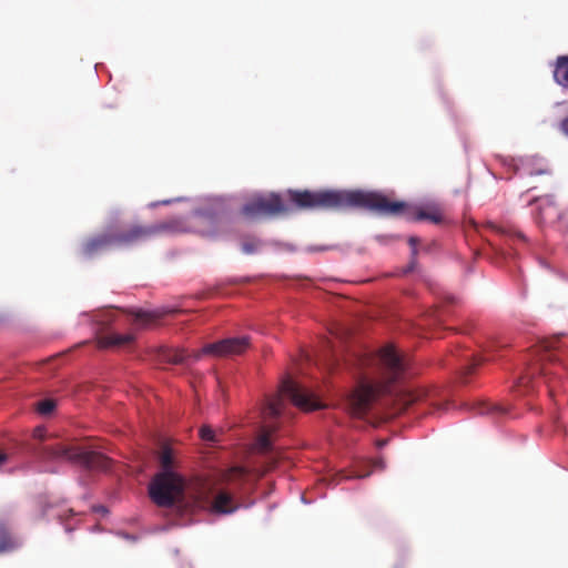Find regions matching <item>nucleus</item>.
<instances>
[{"label":"nucleus","mask_w":568,"mask_h":568,"mask_svg":"<svg viewBox=\"0 0 568 568\" xmlns=\"http://www.w3.org/2000/svg\"><path fill=\"white\" fill-rule=\"evenodd\" d=\"M287 195L292 206L284 204L278 194L255 196L247 201L241 213L248 219L286 214L296 210H343L363 207L386 216H403L409 221L429 220L435 224L442 222V215L436 211H426L404 201H395L376 192L318 190H288Z\"/></svg>","instance_id":"nucleus-1"},{"label":"nucleus","mask_w":568,"mask_h":568,"mask_svg":"<svg viewBox=\"0 0 568 568\" xmlns=\"http://www.w3.org/2000/svg\"><path fill=\"white\" fill-rule=\"evenodd\" d=\"M363 363L371 368L374 384H361L349 397V406L355 415L366 414L377 396L390 392L389 387L400 382L407 371L408 361L393 345L382 347L374 356L366 357Z\"/></svg>","instance_id":"nucleus-2"},{"label":"nucleus","mask_w":568,"mask_h":568,"mask_svg":"<svg viewBox=\"0 0 568 568\" xmlns=\"http://www.w3.org/2000/svg\"><path fill=\"white\" fill-rule=\"evenodd\" d=\"M283 396L288 397L296 407L305 412L323 407L321 399L307 387L291 378L283 381L281 394L270 398L262 410L265 424L254 439L246 445L247 456H267L274 453L273 435L276 433L277 426L271 420L281 416L284 407Z\"/></svg>","instance_id":"nucleus-3"},{"label":"nucleus","mask_w":568,"mask_h":568,"mask_svg":"<svg viewBox=\"0 0 568 568\" xmlns=\"http://www.w3.org/2000/svg\"><path fill=\"white\" fill-rule=\"evenodd\" d=\"M229 468L213 476H199L190 483V493L201 503L210 505L215 514H232L237 509L232 494L224 489V484H233L246 476V470L234 464Z\"/></svg>","instance_id":"nucleus-4"},{"label":"nucleus","mask_w":568,"mask_h":568,"mask_svg":"<svg viewBox=\"0 0 568 568\" xmlns=\"http://www.w3.org/2000/svg\"><path fill=\"white\" fill-rule=\"evenodd\" d=\"M174 229V223L169 221L150 225L131 224L119 231L105 232L85 240L81 250L85 256H93L112 247H128L145 242Z\"/></svg>","instance_id":"nucleus-5"},{"label":"nucleus","mask_w":568,"mask_h":568,"mask_svg":"<svg viewBox=\"0 0 568 568\" xmlns=\"http://www.w3.org/2000/svg\"><path fill=\"white\" fill-rule=\"evenodd\" d=\"M170 466L171 464H162ZM189 488L184 478L172 469L164 467L154 475L149 484V495L159 507H172L184 497V490Z\"/></svg>","instance_id":"nucleus-6"},{"label":"nucleus","mask_w":568,"mask_h":568,"mask_svg":"<svg viewBox=\"0 0 568 568\" xmlns=\"http://www.w3.org/2000/svg\"><path fill=\"white\" fill-rule=\"evenodd\" d=\"M43 456L63 462H114L95 445L54 443L41 447Z\"/></svg>","instance_id":"nucleus-7"},{"label":"nucleus","mask_w":568,"mask_h":568,"mask_svg":"<svg viewBox=\"0 0 568 568\" xmlns=\"http://www.w3.org/2000/svg\"><path fill=\"white\" fill-rule=\"evenodd\" d=\"M251 346V338L246 335L229 337L220 339L214 343L204 345L194 357L197 359L202 355H209L213 357H227L241 355L246 352Z\"/></svg>","instance_id":"nucleus-8"},{"label":"nucleus","mask_w":568,"mask_h":568,"mask_svg":"<svg viewBox=\"0 0 568 568\" xmlns=\"http://www.w3.org/2000/svg\"><path fill=\"white\" fill-rule=\"evenodd\" d=\"M531 375L539 374L545 378L549 394L554 395V354L544 351L538 361L530 367Z\"/></svg>","instance_id":"nucleus-9"},{"label":"nucleus","mask_w":568,"mask_h":568,"mask_svg":"<svg viewBox=\"0 0 568 568\" xmlns=\"http://www.w3.org/2000/svg\"><path fill=\"white\" fill-rule=\"evenodd\" d=\"M537 203V213L535 220L538 223H554L560 217V211L556 206L554 197L550 195L537 197L534 200Z\"/></svg>","instance_id":"nucleus-10"},{"label":"nucleus","mask_w":568,"mask_h":568,"mask_svg":"<svg viewBox=\"0 0 568 568\" xmlns=\"http://www.w3.org/2000/svg\"><path fill=\"white\" fill-rule=\"evenodd\" d=\"M398 403L400 410H406L413 405L417 404L420 406H437V404L430 398L429 394L424 389L405 390L398 396Z\"/></svg>","instance_id":"nucleus-11"},{"label":"nucleus","mask_w":568,"mask_h":568,"mask_svg":"<svg viewBox=\"0 0 568 568\" xmlns=\"http://www.w3.org/2000/svg\"><path fill=\"white\" fill-rule=\"evenodd\" d=\"M134 341V335L119 334V333H109L105 335L98 336V347L99 348H108V347H120L124 345H129Z\"/></svg>","instance_id":"nucleus-12"},{"label":"nucleus","mask_w":568,"mask_h":568,"mask_svg":"<svg viewBox=\"0 0 568 568\" xmlns=\"http://www.w3.org/2000/svg\"><path fill=\"white\" fill-rule=\"evenodd\" d=\"M199 437L204 447H217L223 442L224 430L222 428L214 429L211 425L204 424L199 429Z\"/></svg>","instance_id":"nucleus-13"},{"label":"nucleus","mask_w":568,"mask_h":568,"mask_svg":"<svg viewBox=\"0 0 568 568\" xmlns=\"http://www.w3.org/2000/svg\"><path fill=\"white\" fill-rule=\"evenodd\" d=\"M554 78L559 85L568 89V57L557 59Z\"/></svg>","instance_id":"nucleus-14"},{"label":"nucleus","mask_w":568,"mask_h":568,"mask_svg":"<svg viewBox=\"0 0 568 568\" xmlns=\"http://www.w3.org/2000/svg\"><path fill=\"white\" fill-rule=\"evenodd\" d=\"M187 357V354L184 349H171L165 348L161 352V358L163 362L169 364H181Z\"/></svg>","instance_id":"nucleus-15"},{"label":"nucleus","mask_w":568,"mask_h":568,"mask_svg":"<svg viewBox=\"0 0 568 568\" xmlns=\"http://www.w3.org/2000/svg\"><path fill=\"white\" fill-rule=\"evenodd\" d=\"M134 315V322L139 325L146 326L158 318H160L161 314L156 312H145V311H135L132 313Z\"/></svg>","instance_id":"nucleus-16"},{"label":"nucleus","mask_w":568,"mask_h":568,"mask_svg":"<svg viewBox=\"0 0 568 568\" xmlns=\"http://www.w3.org/2000/svg\"><path fill=\"white\" fill-rule=\"evenodd\" d=\"M178 457L175 449L169 443H162L159 450L158 462H174Z\"/></svg>","instance_id":"nucleus-17"},{"label":"nucleus","mask_w":568,"mask_h":568,"mask_svg":"<svg viewBox=\"0 0 568 568\" xmlns=\"http://www.w3.org/2000/svg\"><path fill=\"white\" fill-rule=\"evenodd\" d=\"M505 412L506 410L501 406L496 404L483 403L478 407L479 414L501 415Z\"/></svg>","instance_id":"nucleus-18"},{"label":"nucleus","mask_w":568,"mask_h":568,"mask_svg":"<svg viewBox=\"0 0 568 568\" xmlns=\"http://www.w3.org/2000/svg\"><path fill=\"white\" fill-rule=\"evenodd\" d=\"M261 246V242L256 239H253V237H250V239H244L243 242H242V251L245 253V254H253L255 253L258 247Z\"/></svg>","instance_id":"nucleus-19"},{"label":"nucleus","mask_w":568,"mask_h":568,"mask_svg":"<svg viewBox=\"0 0 568 568\" xmlns=\"http://www.w3.org/2000/svg\"><path fill=\"white\" fill-rule=\"evenodd\" d=\"M55 408V402L53 399H43L38 403L37 410L41 415H49Z\"/></svg>","instance_id":"nucleus-20"},{"label":"nucleus","mask_w":568,"mask_h":568,"mask_svg":"<svg viewBox=\"0 0 568 568\" xmlns=\"http://www.w3.org/2000/svg\"><path fill=\"white\" fill-rule=\"evenodd\" d=\"M368 476V473L367 474H358L356 471H349V473H344V471H338V474L336 475V481L339 483L342 479H347V478H362V477H366Z\"/></svg>","instance_id":"nucleus-21"},{"label":"nucleus","mask_w":568,"mask_h":568,"mask_svg":"<svg viewBox=\"0 0 568 568\" xmlns=\"http://www.w3.org/2000/svg\"><path fill=\"white\" fill-rule=\"evenodd\" d=\"M11 548V540L9 536L4 534V530L0 528V552Z\"/></svg>","instance_id":"nucleus-22"},{"label":"nucleus","mask_w":568,"mask_h":568,"mask_svg":"<svg viewBox=\"0 0 568 568\" xmlns=\"http://www.w3.org/2000/svg\"><path fill=\"white\" fill-rule=\"evenodd\" d=\"M485 358L483 356H476L473 361L464 368V374H471L476 366L480 365Z\"/></svg>","instance_id":"nucleus-23"},{"label":"nucleus","mask_w":568,"mask_h":568,"mask_svg":"<svg viewBox=\"0 0 568 568\" xmlns=\"http://www.w3.org/2000/svg\"><path fill=\"white\" fill-rule=\"evenodd\" d=\"M32 436L39 442H45L48 439L47 429L42 426H38L33 429Z\"/></svg>","instance_id":"nucleus-24"},{"label":"nucleus","mask_w":568,"mask_h":568,"mask_svg":"<svg viewBox=\"0 0 568 568\" xmlns=\"http://www.w3.org/2000/svg\"><path fill=\"white\" fill-rule=\"evenodd\" d=\"M531 381L530 375H525L519 378V383L517 385L518 390H520L521 387H528L529 383Z\"/></svg>","instance_id":"nucleus-25"},{"label":"nucleus","mask_w":568,"mask_h":568,"mask_svg":"<svg viewBox=\"0 0 568 568\" xmlns=\"http://www.w3.org/2000/svg\"><path fill=\"white\" fill-rule=\"evenodd\" d=\"M560 130L568 136V116L560 122Z\"/></svg>","instance_id":"nucleus-26"},{"label":"nucleus","mask_w":568,"mask_h":568,"mask_svg":"<svg viewBox=\"0 0 568 568\" xmlns=\"http://www.w3.org/2000/svg\"><path fill=\"white\" fill-rule=\"evenodd\" d=\"M114 321V314L108 313L102 322L103 325H110Z\"/></svg>","instance_id":"nucleus-27"},{"label":"nucleus","mask_w":568,"mask_h":568,"mask_svg":"<svg viewBox=\"0 0 568 568\" xmlns=\"http://www.w3.org/2000/svg\"><path fill=\"white\" fill-rule=\"evenodd\" d=\"M388 456H381L378 457L377 459H369L368 462L369 463H373V462H383L384 458H387Z\"/></svg>","instance_id":"nucleus-28"},{"label":"nucleus","mask_w":568,"mask_h":568,"mask_svg":"<svg viewBox=\"0 0 568 568\" xmlns=\"http://www.w3.org/2000/svg\"><path fill=\"white\" fill-rule=\"evenodd\" d=\"M7 460V455L2 452H0V462H6Z\"/></svg>","instance_id":"nucleus-29"},{"label":"nucleus","mask_w":568,"mask_h":568,"mask_svg":"<svg viewBox=\"0 0 568 568\" xmlns=\"http://www.w3.org/2000/svg\"><path fill=\"white\" fill-rule=\"evenodd\" d=\"M416 241H417V240H416L415 237H410V239H409V244H410V245H415Z\"/></svg>","instance_id":"nucleus-30"},{"label":"nucleus","mask_w":568,"mask_h":568,"mask_svg":"<svg viewBox=\"0 0 568 568\" xmlns=\"http://www.w3.org/2000/svg\"><path fill=\"white\" fill-rule=\"evenodd\" d=\"M386 444H387V440H382V442H378V443H377L378 447H382V446H384V445H386Z\"/></svg>","instance_id":"nucleus-31"},{"label":"nucleus","mask_w":568,"mask_h":568,"mask_svg":"<svg viewBox=\"0 0 568 568\" xmlns=\"http://www.w3.org/2000/svg\"><path fill=\"white\" fill-rule=\"evenodd\" d=\"M517 235H518V237H519V239H521L523 241H525V240H526V236H525L523 233H518Z\"/></svg>","instance_id":"nucleus-32"},{"label":"nucleus","mask_w":568,"mask_h":568,"mask_svg":"<svg viewBox=\"0 0 568 568\" xmlns=\"http://www.w3.org/2000/svg\"><path fill=\"white\" fill-rule=\"evenodd\" d=\"M545 173H547V171H546V170H539V171H538V174H545Z\"/></svg>","instance_id":"nucleus-33"},{"label":"nucleus","mask_w":568,"mask_h":568,"mask_svg":"<svg viewBox=\"0 0 568 568\" xmlns=\"http://www.w3.org/2000/svg\"><path fill=\"white\" fill-rule=\"evenodd\" d=\"M162 203L163 204H169V203H171V201H163Z\"/></svg>","instance_id":"nucleus-34"},{"label":"nucleus","mask_w":568,"mask_h":568,"mask_svg":"<svg viewBox=\"0 0 568 568\" xmlns=\"http://www.w3.org/2000/svg\"><path fill=\"white\" fill-rule=\"evenodd\" d=\"M84 465H85L87 467H89V466H92L93 464L85 463Z\"/></svg>","instance_id":"nucleus-35"}]
</instances>
